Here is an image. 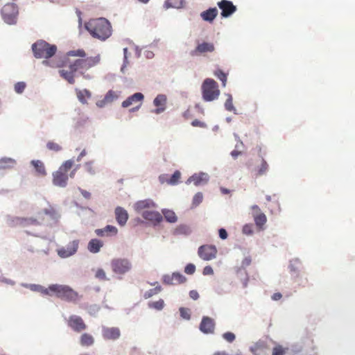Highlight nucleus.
Here are the masks:
<instances>
[{
    "label": "nucleus",
    "mask_w": 355,
    "mask_h": 355,
    "mask_svg": "<svg viewBox=\"0 0 355 355\" xmlns=\"http://www.w3.org/2000/svg\"><path fill=\"white\" fill-rule=\"evenodd\" d=\"M225 107L228 111H233L235 110L233 105L232 96L229 95L227 99L225 101Z\"/></svg>",
    "instance_id": "nucleus-47"
},
{
    "label": "nucleus",
    "mask_w": 355,
    "mask_h": 355,
    "mask_svg": "<svg viewBox=\"0 0 355 355\" xmlns=\"http://www.w3.org/2000/svg\"><path fill=\"white\" fill-rule=\"evenodd\" d=\"M215 50L214 44L209 42H202L199 44L196 49L191 52L192 56L198 55L207 52H213Z\"/></svg>",
    "instance_id": "nucleus-18"
},
{
    "label": "nucleus",
    "mask_w": 355,
    "mask_h": 355,
    "mask_svg": "<svg viewBox=\"0 0 355 355\" xmlns=\"http://www.w3.org/2000/svg\"><path fill=\"white\" fill-rule=\"evenodd\" d=\"M288 349L280 345L275 346L272 351V355H286Z\"/></svg>",
    "instance_id": "nucleus-40"
},
{
    "label": "nucleus",
    "mask_w": 355,
    "mask_h": 355,
    "mask_svg": "<svg viewBox=\"0 0 355 355\" xmlns=\"http://www.w3.org/2000/svg\"><path fill=\"white\" fill-rule=\"evenodd\" d=\"M86 155L85 150H82V152L80 153L79 156L77 158V161L80 162L81 159Z\"/></svg>",
    "instance_id": "nucleus-62"
},
{
    "label": "nucleus",
    "mask_w": 355,
    "mask_h": 355,
    "mask_svg": "<svg viewBox=\"0 0 355 355\" xmlns=\"http://www.w3.org/2000/svg\"><path fill=\"white\" fill-rule=\"evenodd\" d=\"M141 216L144 219L155 223H159L163 220L162 214L155 211L144 210Z\"/></svg>",
    "instance_id": "nucleus-19"
},
{
    "label": "nucleus",
    "mask_w": 355,
    "mask_h": 355,
    "mask_svg": "<svg viewBox=\"0 0 355 355\" xmlns=\"http://www.w3.org/2000/svg\"><path fill=\"white\" fill-rule=\"evenodd\" d=\"M155 207V203L152 200L150 199L138 201L135 205V208L137 211H141L145 209L154 208Z\"/></svg>",
    "instance_id": "nucleus-24"
},
{
    "label": "nucleus",
    "mask_w": 355,
    "mask_h": 355,
    "mask_svg": "<svg viewBox=\"0 0 355 355\" xmlns=\"http://www.w3.org/2000/svg\"><path fill=\"white\" fill-rule=\"evenodd\" d=\"M1 16L4 21L8 24H15L18 16V8L14 3H6L1 9Z\"/></svg>",
    "instance_id": "nucleus-8"
},
{
    "label": "nucleus",
    "mask_w": 355,
    "mask_h": 355,
    "mask_svg": "<svg viewBox=\"0 0 355 355\" xmlns=\"http://www.w3.org/2000/svg\"><path fill=\"white\" fill-rule=\"evenodd\" d=\"M190 233V229L187 225H180L174 230V234H184L187 235Z\"/></svg>",
    "instance_id": "nucleus-36"
},
{
    "label": "nucleus",
    "mask_w": 355,
    "mask_h": 355,
    "mask_svg": "<svg viewBox=\"0 0 355 355\" xmlns=\"http://www.w3.org/2000/svg\"><path fill=\"white\" fill-rule=\"evenodd\" d=\"M67 323L69 327L77 333L82 332L87 329V325L83 318L76 315H70Z\"/></svg>",
    "instance_id": "nucleus-10"
},
{
    "label": "nucleus",
    "mask_w": 355,
    "mask_h": 355,
    "mask_svg": "<svg viewBox=\"0 0 355 355\" xmlns=\"http://www.w3.org/2000/svg\"><path fill=\"white\" fill-rule=\"evenodd\" d=\"M103 246V242L97 239H91L87 245V250L92 253H98Z\"/></svg>",
    "instance_id": "nucleus-23"
},
{
    "label": "nucleus",
    "mask_w": 355,
    "mask_h": 355,
    "mask_svg": "<svg viewBox=\"0 0 355 355\" xmlns=\"http://www.w3.org/2000/svg\"><path fill=\"white\" fill-rule=\"evenodd\" d=\"M80 343L83 346L89 347L94 344V339L92 335L85 333L80 336Z\"/></svg>",
    "instance_id": "nucleus-32"
},
{
    "label": "nucleus",
    "mask_w": 355,
    "mask_h": 355,
    "mask_svg": "<svg viewBox=\"0 0 355 355\" xmlns=\"http://www.w3.org/2000/svg\"><path fill=\"white\" fill-rule=\"evenodd\" d=\"M119 95L116 92L113 90H110L105 94L104 99L102 101L97 103V105L99 107H102L104 104L111 103L114 100L117 99Z\"/></svg>",
    "instance_id": "nucleus-28"
},
{
    "label": "nucleus",
    "mask_w": 355,
    "mask_h": 355,
    "mask_svg": "<svg viewBox=\"0 0 355 355\" xmlns=\"http://www.w3.org/2000/svg\"><path fill=\"white\" fill-rule=\"evenodd\" d=\"M268 169V165L267 162L261 159L260 166L256 170V175H262L266 173Z\"/></svg>",
    "instance_id": "nucleus-38"
},
{
    "label": "nucleus",
    "mask_w": 355,
    "mask_h": 355,
    "mask_svg": "<svg viewBox=\"0 0 355 355\" xmlns=\"http://www.w3.org/2000/svg\"><path fill=\"white\" fill-rule=\"evenodd\" d=\"M218 234H219L220 238L223 240L226 239L228 236L227 231L223 228H220L219 230Z\"/></svg>",
    "instance_id": "nucleus-56"
},
{
    "label": "nucleus",
    "mask_w": 355,
    "mask_h": 355,
    "mask_svg": "<svg viewBox=\"0 0 355 355\" xmlns=\"http://www.w3.org/2000/svg\"><path fill=\"white\" fill-rule=\"evenodd\" d=\"M144 95L140 93L137 92L134 94L133 95L129 96L127 99H125L122 103V107H128L130 105H137L135 108H133L132 110H137L141 105V102L144 100Z\"/></svg>",
    "instance_id": "nucleus-14"
},
{
    "label": "nucleus",
    "mask_w": 355,
    "mask_h": 355,
    "mask_svg": "<svg viewBox=\"0 0 355 355\" xmlns=\"http://www.w3.org/2000/svg\"><path fill=\"white\" fill-rule=\"evenodd\" d=\"M46 147L49 150L55 151V152H58L62 150V147L60 144H58L54 141H49L46 144Z\"/></svg>",
    "instance_id": "nucleus-44"
},
{
    "label": "nucleus",
    "mask_w": 355,
    "mask_h": 355,
    "mask_svg": "<svg viewBox=\"0 0 355 355\" xmlns=\"http://www.w3.org/2000/svg\"><path fill=\"white\" fill-rule=\"evenodd\" d=\"M218 10L216 8H211L201 12L200 16L204 21L211 22L216 17Z\"/></svg>",
    "instance_id": "nucleus-25"
},
{
    "label": "nucleus",
    "mask_w": 355,
    "mask_h": 355,
    "mask_svg": "<svg viewBox=\"0 0 355 355\" xmlns=\"http://www.w3.org/2000/svg\"><path fill=\"white\" fill-rule=\"evenodd\" d=\"M187 278L180 272H173L163 277V282L168 285H178L184 283Z\"/></svg>",
    "instance_id": "nucleus-15"
},
{
    "label": "nucleus",
    "mask_w": 355,
    "mask_h": 355,
    "mask_svg": "<svg viewBox=\"0 0 355 355\" xmlns=\"http://www.w3.org/2000/svg\"><path fill=\"white\" fill-rule=\"evenodd\" d=\"M202 98L205 101H212L218 98L220 90L217 83L211 78H207L202 85Z\"/></svg>",
    "instance_id": "nucleus-6"
},
{
    "label": "nucleus",
    "mask_w": 355,
    "mask_h": 355,
    "mask_svg": "<svg viewBox=\"0 0 355 355\" xmlns=\"http://www.w3.org/2000/svg\"><path fill=\"white\" fill-rule=\"evenodd\" d=\"M181 177V173L179 171H176L168 180V183L171 185L178 184Z\"/></svg>",
    "instance_id": "nucleus-42"
},
{
    "label": "nucleus",
    "mask_w": 355,
    "mask_h": 355,
    "mask_svg": "<svg viewBox=\"0 0 355 355\" xmlns=\"http://www.w3.org/2000/svg\"><path fill=\"white\" fill-rule=\"evenodd\" d=\"M110 266L112 272L116 275H124L132 269L131 261L125 258H114L111 260Z\"/></svg>",
    "instance_id": "nucleus-7"
},
{
    "label": "nucleus",
    "mask_w": 355,
    "mask_h": 355,
    "mask_svg": "<svg viewBox=\"0 0 355 355\" xmlns=\"http://www.w3.org/2000/svg\"><path fill=\"white\" fill-rule=\"evenodd\" d=\"M184 0H166L165 1V6L167 8H181L184 6Z\"/></svg>",
    "instance_id": "nucleus-34"
},
{
    "label": "nucleus",
    "mask_w": 355,
    "mask_h": 355,
    "mask_svg": "<svg viewBox=\"0 0 355 355\" xmlns=\"http://www.w3.org/2000/svg\"><path fill=\"white\" fill-rule=\"evenodd\" d=\"M196 271V266L193 263L187 264L184 268L185 273L188 275H193Z\"/></svg>",
    "instance_id": "nucleus-49"
},
{
    "label": "nucleus",
    "mask_w": 355,
    "mask_h": 355,
    "mask_svg": "<svg viewBox=\"0 0 355 355\" xmlns=\"http://www.w3.org/2000/svg\"><path fill=\"white\" fill-rule=\"evenodd\" d=\"M79 245V240H73L70 242L66 247L59 248L57 252L61 258H67L73 255L78 250Z\"/></svg>",
    "instance_id": "nucleus-12"
},
{
    "label": "nucleus",
    "mask_w": 355,
    "mask_h": 355,
    "mask_svg": "<svg viewBox=\"0 0 355 355\" xmlns=\"http://www.w3.org/2000/svg\"><path fill=\"white\" fill-rule=\"evenodd\" d=\"M118 233V230L116 227L113 225H107L104 228L102 229H96L95 230V234L98 236H115Z\"/></svg>",
    "instance_id": "nucleus-20"
},
{
    "label": "nucleus",
    "mask_w": 355,
    "mask_h": 355,
    "mask_svg": "<svg viewBox=\"0 0 355 355\" xmlns=\"http://www.w3.org/2000/svg\"><path fill=\"white\" fill-rule=\"evenodd\" d=\"M44 214L51 216V217L54 218L57 216V212L55 209L51 207L49 209H45L44 210Z\"/></svg>",
    "instance_id": "nucleus-52"
},
{
    "label": "nucleus",
    "mask_w": 355,
    "mask_h": 355,
    "mask_svg": "<svg viewBox=\"0 0 355 355\" xmlns=\"http://www.w3.org/2000/svg\"><path fill=\"white\" fill-rule=\"evenodd\" d=\"M254 222L257 226L262 227L267 221L266 215L263 213H257L254 215Z\"/></svg>",
    "instance_id": "nucleus-35"
},
{
    "label": "nucleus",
    "mask_w": 355,
    "mask_h": 355,
    "mask_svg": "<svg viewBox=\"0 0 355 355\" xmlns=\"http://www.w3.org/2000/svg\"><path fill=\"white\" fill-rule=\"evenodd\" d=\"M199 257L205 261L214 259L217 254V249L214 245H204L198 248Z\"/></svg>",
    "instance_id": "nucleus-11"
},
{
    "label": "nucleus",
    "mask_w": 355,
    "mask_h": 355,
    "mask_svg": "<svg viewBox=\"0 0 355 355\" xmlns=\"http://www.w3.org/2000/svg\"><path fill=\"white\" fill-rule=\"evenodd\" d=\"M162 213H163L165 220L167 222L171 223H174L177 222L178 217L173 211L169 210V209H164L162 211Z\"/></svg>",
    "instance_id": "nucleus-33"
},
{
    "label": "nucleus",
    "mask_w": 355,
    "mask_h": 355,
    "mask_svg": "<svg viewBox=\"0 0 355 355\" xmlns=\"http://www.w3.org/2000/svg\"><path fill=\"white\" fill-rule=\"evenodd\" d=\"M31 165L34 167L37 175L45 176L46 171L44 163L40 160H32Z\"/></svg>",
    "instance_id": "nucleus-29"
},
{
    "label": "nucleus",
    "mask_w": 355,
    "mask_h": 355,
    "mask_svg": "<svg viewBox=\"0 0 355 355\" xmlns=\"http://www.w3.org/2000/svg\"><path fill=\"white\" fill-rule=\"evenodd\" d=\"M162 288L161 287V286H156L155 288H153V289H150L148 290V291L145 292V293L144 294V297L145 299H148L151 297H153V295H157L158 293H159L161 291H162Z\"/></svg>",
    "instance_id": "nucleus-37"
},
{
    "label": "nucleus",
    "mask_w": 355,
    "mask_h": 355,
    "mask_svg": "<svg viewBox=\"0 0 355 355\" xmlns=\"http://www.w3.org/2000/svg\"><path fill=\"white\" fill-rule=\"evenodd\" d=\"M282 295L280 293H275L272 295V299L273 300H279L282 298Z\"/></svg>",
    "instance_id": "nucleus-59"
},
{
    "label": "nucleus",
    "mask_w": 355,
    "mask_h": 355,
    "mask_svg": "<svg viewBox=\"0 0 355 355\" xmlns=\"http://www.w3.org/2000/svg\"><path fill=\"white\" fill-rule=\"evenodd\" d=\"M40 292L44 295H50L51 293H52L51 290L50 289V286L47 288H43L42 286V291H40Z\"/></svg>",
    "instance_id": "nucleus-58"
},
{
    "label": "nucleus",
    "mask_w": 355,
    "mask_h": 355,
    "mask_svg": "<svg viewBox=\"0 0 355 355\" xmlns=\"http://www.w3.org/2000/svg\"><path fill=\"white\" fill-rule=\"evenodd\" d=\"M241 154V153L240 151H238V150H236L232 151V153H231V155L234 158H236Z\"/></svg>",
    "instance_id": "nucleus-61"
},
{
    "label": "nucleus",
    "mask_w": 355,
    "mask_h": 355,
    "mask_svg": "<svg viewBox=\"0 0 355 355\" xmlns=\"http://www.w3.org/2000/svg\"><path fill=\"white\" fill-rule=\"evenodd\" d=\"M207 181L208 176L205 173L194 174L188 180V182H193L196 186L206 183Z\"/></svg>",
    "instance_id": "nucleus-27"
},
{
    "label": "nucleus",
    "mask_w": 355,
    "mask_h": 355,
    "mask_svg": "<svg viewBox=\"0 0 355 355\" xmlns=\"http://www.w3.org/2000/svg\"><path fill=\"white\" fill-rule=\"evenodd\" d=\"M252 259L250 257H245L241 263V267L239 268L236 271V278L241 282L242 287L246 288L248 286V282L249 277L245 268L251 264Z\"/></svg>",
    "instance_id": "nucleus-9"
},
{
    "label": "nucleus",
    "mask_w": 355,
    "mask_h": 355,
    "mask_svg": "<svg viewBox=\"0 0 355 355\" xmlns=\"http://www.w3.org/2000/svg\"><path fill=\"white\" fill-rule=\"evenodd\" d=\"M85 170L89 173H94V166H93V162H86L85 164Z\"/></svg>",
    "instance_id": "nucleus-51"
},
{
    "label": "nucleus",
    "mask_w": 355,
    "mask_h": 355,
    "mask_svg": "<svg viewBox=\"0 0 355 355\" xmlns=\"http://www.w3.org/2000/svg\"><path fill=\"white\" fill-rule=\"evenodd\" d=\"M81 193L82 195L85 198H90V193L87 191H85V190H81Z\"/></svg>",
    "instance_id": "nucleus-60"
},
{
    "label": "nucleus",
    "mask_w": 355,
    "mask_h": 355,
    "mask_svg": "<svg viewBox=\"0 0 355 355\" xmlns=\"http://www.w3.org/2000/svg\"><path fill=\"white\" fill-rule=\"evenodd\" d=\"M180 313L181 316L184 319H189L190 318V313L187 309L185 308H180Z\"/></svg>",
    "instance_id": "nucleus-50"
},
{
    "label": "nucleus",
    "mask_w": 355,
    "mask_h": 355,
    "mask_svg": "<svg viewBox=\"0 0 355 355\" xmlns=\"http://www.w3.org/2000/svg\"><path fill=\"white\" fill-rule=\"evenodd\" d=\"M222 336L228 343H232L236 338L235 335L230 331L224 333Z\"/></svg>",
    "instance_id": "nucleus-46"
},
{
    "label": "nucleus",
    "mask_w": 355,
    "mask_h": 355,
    "mask_svg": "<svg viewBox=\"0 0 355 355\" xmlns=\"http://www.w3.org/2000/svg\"><path fill=\"white\" fill-rule=\"evenodd\" d=\"M202 274L204 275H211L214 274V270L210 266H207L203 268Z\"/></svg>",
    "instance_id": "nucleus-53"
},
{
    "label": "nucleus",
    "mask_w": 355,
    "mask_h": 355,
    "mask_svg": "<svg viewBox=\"0 0 355 355\" xmlns=\"http://www.w3.org/2000/svg\"><path fill=\"white\" fill-rule=\"evenodd\" d=\"M217 5L221 10V16L223 17H230L236 10V7L230 1L221 0Z\"/></svg>",
    "instance_id": "nucleus-13"
},
{
    "label": "nucleus",
    "mask_w": 355,
    "mask_h": 355,
    "mask_svg": "<svg viewBox=\"0 0 355 355\" xmlns=\"http://www.w3.org/2000/svg\"><path fill=\"white\" fill-rule=\"evenodd\" d=\"M76 95L79 101L83 104H87V99L90 98L92 96L91 92L86 89L83 90L76 89Z\"/></svg>",
    "instance_id": "nucleus-31"
},
{
    "label": "nucleus",
    "mask_w": 355,
    "mask_h": 355,
    "mask_svg": "<svg viewBox=\"0 0 355 355\" xmlns=\"http://www.w3.org/2000/svg\"><path fill=\"white\" fill-rule=\"evenodd\" d=\"M15 225L21 226L23 227L28 226V225H39V222L32 218H16L15 220H13Z\"/></svg>",
    "instance_id": "nucleus-26"
},
{
    "label": "nucleus",
    "mask_w": 355,
    "mask_h": 355,
    "mask_svg": "<svg viewBox=\"0 0 355 355\" xmlns=\"http://www.w3.org/2000/svg\"><path fill=\"white\" fill-rule=\"evenodd\" d=\"M26 287L29 288L33 291L40 292L42 291V286L37 284L26 285Z\"/></svg>",
    "instance_id": "nucleus-54"
},
{
    "label": "nucleus",
    "mask_w": 355,
    "mask_h": 355,
    "mask_svg": "<svg viewBox=\"0 0 355 355\" xmlns=\"http://www.w3.org/2000/svg\"><path fill=\"white\" fill-rule=\"evenodd\" d=\"M16 165V161L10 157H3L0 159V170L12 168Z\"/></svg>",
    "instance_id": "nucleus-30"
},
{
    "label": "nucleus",
    "mask_w": 355,
    "mask_h": 355,
    "mask_svg": "<svg viewBox=\"0 0 355 355\" xmlns=\"http://www.w3.org/2000/svg\"><path fill=\"white\" fill-rule=\"evenodd\" d=\"M148 306L151 309H155L156 310L160 311L164 306V302L162 299H159L156 302H150L148 303Z\"/></svg>",
    "instance_id": "nucleus-39"
},
{
    "label": "nucleus",
    "mask_w": 355,
    "mask_h": 355,
    "mask_svg": "<svg viewBox=\"0 0 355 355\" xmlns=\"http://www.w3.org/2000/svg\"><path fill=\"white\" fill-rule=\"evenodd\" d=\"M32 50L36 58H44V60H50L49 58L56 53L57 46L46 41L39 40L32 45Z\"/></svg>",
    "instance_id": "nucleus-3"
},
{
    "label": "nucleus",
    "mask_w": 355,
    "mask_h": 355,
    "mask_svg": "<svg viewBox=\"0 0 355 355\" xmlns=\"http://www.w3.org/2000/svg\"><path fill=\"white\" fill-rule=\"evenodd\" d=\"M73 161L68 159L64 162L59 168L53 173V183L60 187H65L69 178L68 171L72 168Z\"/></svg>",
    "instance_id": "nucleus-4"
},
{
    "label": "nucleus",
    "mask_w": 355,
    "mask_h": 355,
    "mask_svg": "<svg viewBox=\"0 0 355 355\" xmlns=\"http://www.w3.org/2000/svg\"><path fill=\"white\" fill-rule=\"evenodd\" d=\"M166 96L164 94H159L153 101L154 105L157 107L153 112L159 114L166 110Z\"/></svg>",
    "instance_id": "nucleus-17"
},
{
    "label": "nucleus",
    "mask_w": 355,
    "mask_h": 355,
    "mask_svg": "<svg viewBox=\"0 0 355 355\" xmlns=\"http://www.w3.org/2000/svg\"><path fill=\"white\" fill-rule=\"evenodd\" d=\"M199 328L204 334H213L215 329V322L212 318L208 316H204Z\"/></svg>",
    "instance_id": "nucleus-16"
},
{
    "label": "nucleus",
    "mask_w": 355,
    "mask_h": 355,
    "mask_svg": "<svg viewBox=\"0 0 355 355\" xmlns=\"http://www.w3.org/2000/svg\"><path fill=\"white\" fill-rule=\"evenodd\" d=\"M95 277L101 281L108 280L106 273L103 268H98L95 272Z\"/></svg>",
    "instance_id": "nucleus-43"
},
{
    "label": "nucleus",
    "mask_w": 355,
    "mask_h": 355,
    "mask_svg": "<svg viewBox=\"0 0 355 355\" xmlns=\"http://www.w3.org/2000/svg\"><path fill=\"white\" fill-rule=\"evenodd\" d=\"M25 87L26 84L24 82H19L15 85V91L18 94H21L24 92Z\"/></svg>",
    "instance_id": "nucleus-48"
},
{
    "label": "nucleus",
    "mask_w": 355,
    "mask_h": 355,
    "mask_svg": "<svg viewBox=\"0 0 355 355\" xmlns=\"http://www.w3.org/2000/svg\"><path fill=\"white\" fill-rule=\"evenodd\" d=\"M214 75L222 81L223 86L225 87L227 83V75L220 69L214 71Z\"/></svg>",
    "instance_id": "nucleus-41"
},
{
    "label": "nucleus",
    "mask_w": 355,
    "mask_h": 355,
    "mask_svg": "<svg viewBox=\"0 0 355 355\" xmlns=\"http://www.w3.org/2000/svg\"><path fill=\"white\" fill-rule=\"evenodd\" d=\"M114 212L118 224L121 226L125 225L128 219L127 211L121 207H117Z\"/></svg>",
    "instance_id": "nucleus-22"
},
{
    "label": "nucleus",
    "mask_w": 355,
    "mask_h": 355,
    "mask_svg": "<svg viewBox=\"0 0 355 355\" xmlns=\"http://www.w3.org/2000/svg\"><path fill=\"white\" fill-rule=\"evenodd\" d=\"M100 61V55L87 57L84 49H78L69 51L63 56H56L52 60H43L42 64L53 68H60V76L69 84H74L76 73L89 79L90 77L85 74V71L97 65Z\"/></svg>",
    "instance_id": "nucleus-1"
},
{
    "label": "nucleus",
    "mask_w": 355,
    "mask_h": 355,
    "mask_svg": "<svg viewBox=\"0 0 355 355\" xmlns=\"http://www.w3.org/2000/svg\"><path fill=\"white\" fill-rule=\"evenodd\" d=\"M220 190L223 194H229L230 193L229 189L224 187H220Z\"/></svg>",
    "instance_id": "nucleus-64"
},
{
    "label": "nucleus",
    "mask_w": 355,
    "mask_h": 355,
    "mask_svg": "<svg viewBox=\"0 0 355 355\" xmlns=\"http://www.w3.org/2000/svg\"><path fill=\"white\" fill-rule=\"evenodd\" d=\"M243 232L245 233V234H249L251 232L250 230V227L248 225H245L243 228Z\"/></svg>",
    "instance_id": "nucleus-63"
},
{
    "label": "nucleus",
    "mask_w": 355,
    "mask_h": 355,
    "mask_svg": "<svg viewBox=\"0 0 355 355\" xmlns=\"http://www.w3.org/2000/svg\"><path fill=\"white\" fill-rule=\"evenodd\" d=\"M121 332L117 327H107L103 329V336L107 340H116L120 337Z\"/></svg>",
    "instance_id": "nucleus-21"
},
{
    "label": "nucleus",
    "mask_w": 355,
    "mask_h": 355,
    "mask_svg": "<svg viewBox=\"0 0 355 355\" xmlns=\"http://www.w3.org/2000/svg\"><path fill=\"white\" fill-rule=\"evenodd\" d=\"M85 27L94 38L101 41L109 38L112 32L111 24L103 17L89 19L85 23Z\"/></svg>",
    "instance_id": "nucleus-2"
},
{
    "label": "nucleus",
    "mask_w": 355,
    "mask_h": 355,
    "mask_svg": "<svg viewBox=\"0 0 355 355\" xmlns=\"http://www.w3.org/2000/svg\"><path fill=\"white\" fill-rule=\"evenodd\" d=\"M202 199H203L202 193L200 192L197 193L193 196V202H192L193 206L197 207L198 205H199L202 202Z\"/></svg>",
    "instance_id": "nucleus-45"
},
{
    "label": "nucleus",
    "mask_w": 355,
    "mask_h": 355,
    "mask_svg": "<svg viewBox=\"0 0 355 355\" xmlns=\"http://www.w3.org/2000/svg\"><path fill=\"white\" fill-rule=\"evenodd\" d=\"M50 289L52 293L62 300L71 302L76 301L78 299V293L68 286L52 284L50 285Z\"/></svg>",
    "instance_id": "nucleus-5"
},
{
    "label": "nucleus",
    "mask_w": 355,
    "mask_h": 355,
    "mask_svg": "<svg viewBox=\"0 0 355 355\" xmlns=\"http://www.w3.org/2000/svg\"><path fill=\"white\" fill-rule=\"evenodd\" d=\"M189 296L191 299L196 300L199 297V294L196 291L192 290L189 292Z\"/></svg>",
    "instance_id": "nucleus-57"
},
{
    "label": "nucleus",
    "mask_w": 355,
    "mask_h": 355,
    "mask_svg": "<svg viewBox=\"0 0 355 355\" xmlns=\"http://www.w3.org/2000/svg\"><path fill=\"white\" fill-rule=\"evenodd\" d=\"M191 125L194 127H200V128H205L206 126V125L205 124V123L198 120V119H195L193 120L192 122H191Z\"/></svg>",
    "instance_id": "nucleus-55"
}]
</instances>
